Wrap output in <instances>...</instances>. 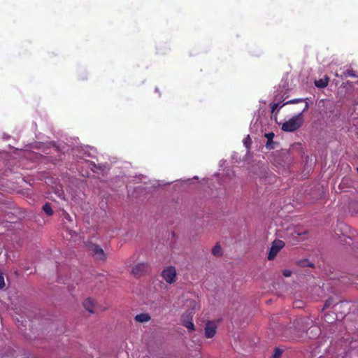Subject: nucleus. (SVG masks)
<instances>
[{"label": "nucleus", "instance_id": "9b49d317", "mask_svg": "<svg viewBox=\"0 0 358 358\" xmlns=\"http://www.w3.org/2000/svg\"><path fill=\"white\" fill-rule=\"evenodd\" d=\"M265 137L268 140V141L266 143V148H268V149H273V138L274 137V134L272 133V132L266 134H265Z\"/></svg>", "mask_w": 358, "mask_h": 358}, {"label": "nucleus", "instance_id": "4be33fe9", "mask_svg": "<svg viewBox=\"0 0 358 358\" xmlns=\"http://www.w3.org/2000/svg\"><path fill=\"white\" fill-rule=\"evenodd\" d=\"M329 304H330V301H326V306H329Z\"/></svg>", "mask_w": 358, "mask_h": 358}, {"label": "nucleus", "instance_id": "1a4fd4ad", "mask_svg": "<svg viewBox=\"0 0 358 358\" xmlns=\"http://www.w3.org/2000/svg\"><path fill=\"white\" fill-rule=\"evenodd\" d=\"M151 317L148 313H141L135 316V320L139 323L148 322Z\"/></svg>", "mask_w": 358, "mask_h": 358}, {"label": "nucleus", "instance_id": "ddd939ff", "mask_svg": "<svg viewBox=\"0 0 358 358\" xmlns=\"http://www.w3.org/2000/svg\"><path fill=\"white\" fill-rule=\"evenodd\" d=\"M43 210L48 215H52L53 214V210L49 203H46L45 204H44V206H43Z\"/></svg>", "mask_w": 358, "mask_h": 358}, {"label": "nucleus", "instance_id": "f3484780", "mask_svg": "<svg viewBox=\"0 0 358 358\" xmlns=\"http://www.w3.org/2000/svg\"><path fill=\"white\" fill-rule=\"evenodd\" d=\"M282 274L285 277H289L292 275V271L289 269H285L282 271Z\"/></svg>", "mask_w": 358, "mask_h": 358}, {"label": "nucleus", "instance_id": "2eb2a0df", "mask_svg": "<svg viewBox=\"0 0 358 358\" xmlns=\"http://www.w3.org/2000/svg\"><path fill=\"white\" fill-rule=\"evenodd\" d=\"M303 101L304 100L303 99H292V100L287 101L285 103V104H294V103H299L300 101Z\"/></svg>", "mask_w": 358, "mask_h": 358}, {"label": "nucleus", "instance_id": "aec40b11", "mask_svg": "<svg viewBox=\"0 0 358 358\" xmlns=\"http://www.w3.org/2000/svg\"><path fill=\"white\" fill-rule=\"evenodd\" d=\"M281 352L278 350H276L275 354L274 355V358H278L280 356Z\"/></svg>", "mask_w": 358, "mask_h": 358}, {"label": "nucleus", "instance_id": "4468645a", "mask_svg": "<svg viewBox=\"0 0 358 358\" xmlns=\"http://www.w3.org/2000/svg\"><path fill=\"white\" fill-rule=\"evenodd\" d=\"M243 143L244 145H245V147L248 149L250 148V144H251V138L250 137V136H247V137H245L244 139H243Z\"/></svg>", "mask_w": 358, "mask_h": 358}, {"label": "nucleus", "instance_id": "f03ea898", "mask_svg": "<svg viewBox=\"0 0 358 358\" xmlns=\"http://www.w3.org/2000/svg\"><path fill=\"white\" fill-rule=\"evenodd\" d=\"M187 306H189L191 310H188L185 313H184L182 316V324L189 331H192L194 330V324L192 322V315L194 313V310L197 308V303L194 300H188L187 301Z\"/></svg>", "mask_w": 358, "mask_h": 358}, {"label": "nucleus", "instance_id": "39448f33", "mask_svg": "<svg viewBox=\"0 0 358 358\" xmlns=\"http://www.w3.org/2000/svg\"><path fill=\"white\" fill-rule=\"evenodd\" d=\"M149 269V265L145 262H140L135 265L131 269V273L136 278L145 274Z\"/></svg>", "mask_w": 358, "mask_h": 358}, {"label": "nucleus", "instance_id": "7ed1b4c3", "mask_svg": "<svg viewBox=\"0 0 358 358\" xmlns=\"http://www.w3.org/2000/svg\"><path fill=\"white\" fill-rule=\"evenodd\" d=\"M162 278L169 284H173L177 279V272L174 266H167L162 271Z\"/></svg>", "mask_w": 358, "mask_h": 358}, {"label": "nucleus", "instance_id": "a211bd4d", "mask_svg": "<svg viewBox=\"0 0 358 358\" xmlns=\"http://www.w3.org/2000/svg\"><path fill=\"white\" fill-rule=\"evenodd\" d=\"M278 107V103H273L271 106V112L274 113L275 110H277Z\"/></svg>", "mask_w": 358, "mask_h": 358}, {"label": "nucleus", "instance_id": "f257e3e1", "mask_svg": "<svg viewBox=\"0 0 358 358\" xmlns=\"http://www.w3.org/2000/svg\"><path fill=\"white\" fill-rule=\"evenodd\" d=\"M308 108V104L307 102H306L305 106L302 110V112L293 116L292 117L285 122L282 124V130L287 132H292L300 128L303 122V113L307 110Z\"/></svg>", "mask_w": 358, "mask_h": 358}, {"label": "nucleus", "instance_id": "5701e85b", "mask_svg": "<svg viewBox=\"0 0 358 358\" xmlns=\"http://www.w3.org/2000/svg\"><path fill=\"white\" fill-rule=\"evenodd\" d=\"M357 171H358V168H357Z\"/></svg>", "mask_w": 358, "mask_h": 358}, {"label": "nucleus", "instance_id": "dca6fc26", "mask_svg": "<svg viewBox=\"0 0 358 358\" xmlns=\"http://www.w3.org/2000/svg\"><path fill=\"white\" fill-rule=\"evenodd\" d=\"M5 281L3 274L0 272V289H3L5 287Z\"/></svg>", "mask_w": 358, "mask_h": 358}, {"label": "nucleus", "instance_id": "423d86ee", "mask_svg": "<svg viewBox=\"0 0 358 358\" xmlns=\"http://www.w3.org/2000/svg\"><path fill=\"white\" fill-rule=\"evenodd\" d=\"M285 246V243L282 241L275 240L273 242L272 245L270 248L268 259L269 260L273 259L280 250Z\"/></svg>", "mask_w": 358, "mask_h": 358}, {"label": "nucleus", "instance_id": "0eeeda50", "mask_svg": "<svg viewBox=\"0 0 358 358\" xmlns=\"http://www.w3.org/2000/svg\"><path fill=\"white\" fill-rule=\"evenodd\" d=\"M217 331V325L213 322H208L205 327V336L208 338H211L215 336Z\"/></svg>", "mask_w": 358, "mask_h": 358}, {"label": "nucleus", "instance_id": "6e6552de", "mask_svg": "<svg viewBox=\"0 0 358 358\" xmlns=\"http://www.w3.org/2000/svg\"><path fill=\"white\" fill-rule=\"evenodd\" d=\"M83 306L90 313H96V301L92 298H87L83 301Z\"/></svg>", "mask_w": 358, "mask_h": 358}, {"label": "nucleus", "instance_id": "412c9836", "mask_svg": "<svg viewBox=\"0 0 358 358\" xmlns=\"http://www.w3.org/2000/svg\"><path fill=\"white\" fill-rule=\"evenodd\" d=\"M306 232L303 231V232H297V236H301L302 234H304Z\"/></svg>", "mask_w": 358, "mask_h": 358}, {"label": "nucleus", "instance_id": "20e7f679", "mask_svg": "<svg viewBox=\"0 0 358 358\" xmlns=\"http://www.w3.org/2000/svg\"><path fill=\"white\" fill-rule=\"evenodd\" d=\"M89 251L91 255L96 259L100 261H104L106 259V255L104 253L102 248L98 245L90 244L88 247Z\"/></svg>", "mask_w": 358, "mask_h": 358}, {"label": "nucleus", "instance_id": "6ab92c4d", "mask_svg": "<svg viewBox=\"0 0 358 358\" xmlns=\"http://www.w3.org/2000/svg\"><path fill=\"white\" fill-rule=\"evenodd\" d=\"M347 74L349 76H352V77H355V74L353 73L352 71H348L347 72Z\"/></svg>", "mask_w": 358, "mask_h": 358}, {"label": "nucleus", "instance_id": "9d476101", "mask_svg": "<svg viewBox=\"0 0 358 358\" xmlns=\"http://www.w3.org/2000/svg\"><path fill=\"white\" fill-rule=\"evenodd\" d=\"M329 78L325 76L324 78L319 79L315 80V84L317 87L323 88L328 85Z\"/></svg>", "mask_w": 358, "mask_h": 358}, {"label": "nucleus", "instance_id": "f8f14e48", "mask_svg": "<svg viewBox=\"0 0 358 358\" xmlns=\"http://www.w3.org/2000/svg\"><path fill=\"white\" fill-rule=\"evenodd\" d=\"M212 254L215 257H220L222 255V248L219 244H216L213 248Z\"/></svg>", "mask_w": 358, "mask_h": 358}]
</instances>
